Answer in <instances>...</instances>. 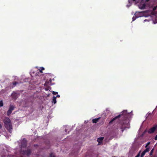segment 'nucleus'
Wrapping results in <instances>:
<instances>
[{
	"label": "nucleus",
	"mask_w": 157,
	"mask_h": 157,
	"mask_svg": "<svg viewBox=\"0 0 157 157\" xmlns=\"http://www.w3.org/2000/svg\"><path fill=\"white\" fill-rule=\"evenodd\" d=\"M56 97L55 96H53L52 98V102L54 104H55L56 103Z\"/></svg>",
	"instance_id": "obj_11"
},
{
	"label": "nucleus",
	"mask_w": 157,
	"mask_h": 157,
	"mask_svg": "<svg viewBox=\"0 0 157 157\" xmlns=\"http://www.w3.org/2000/svg\"><path fill=\"white\" fill-rule=\"evenodd\" d=\"M157 129V125H155L153 127L151 128L147 131L148 133L151 134L155 132V130Z\"/></svg>",
	"instance_id": "obj_4"
},
{
	"label": "nucleus",
	"mask_w": 157,
	"mask_h": 157,
	"mask_svg": "<svg viewBox=\"0 0 157 157\" xmlns=\"http://www.w3.org/2000/svg\"><path fill=\"white\" fill-rule=\"evenodd\" d=\"M147 20H144V21H146Z\"/></svg>",
	"instance_id": "obj_32"
},
{
	"label": "nucleus",
	"mask_w": 157,
	"mask_h": 157,
	"mask_svg": "<svg viewBox=\"0 0 157 157\" xmlns=\"http://www.w3.org/2000/svg\"><path fill=\"white\" fill-rule=\"evenodd\" d=\"M153 149H152L150 152V155H151L153 152Z\"/></svg>",
	"instance_id": "obj_23"
},
{
	"label": "nucleus",
	"mask_w": 157,
	"mask_h": 157,
	"mask_svg": "<svg viewBox=\"0 0 157 157\" xmlns=\"http://www.w3.org/2000/svg\"><path fill=\"white\" fill-rule=\"evenodd\" d=\"M149 148H147L144 151L146 153L147 152H148L149 151Z\"/></svg>",
	"instance_id": "obj_17"
},
{
	"label": "nucleus",
	"mask_w": 157,
	"mask_h": 157,
	"mask_svg": "<svg viewBox=\"0 0 157 157\" xmlns=\"http://www.w3.org/2000/svg\"><path fill=\"white\" fill-rule=\"evenodd\" d=\"M11 96L13 99L16 100L17 98V95L15 92H13L11 94Z\"/></svg>",
	"instance_id": "obj_6"
},
{
	"label": "nucleus",
	"mask_w": 157,
	"mask_h": 157,
	"mask_svg": "<svg viewBox=\"0 0 157 157\" xmlns=\"http://www.w3.org/2000/svg\"><path fill=\"white\" fill-rule=\"evenodd\" d=\"M156 9V7H154L153 8V10H155Z\"/></svg>",
	"instance_id": "obj_28"
},
{
	"label": "nucleus",
	"mask_w": 157,
	"mask_h": 157,
	"mask_svg": "<svg viewBox=\"0 0 157 157\" xmlns=\"http://www.w3.org/2000/svg\"><path fill=\"white\" fill-rule=\"evenodd\" d=\"M151 113H150L149 112H148L147 114V115H148V116L149 115H151Z\"/></svg>",
	"instance_id": "obj_25"
},
{
	"label": "nucleus",
	"mask_w": 157,
	"mask_h": 157,
	"mask_svg": "<svg viewBox=\"0 0 157 157\" xmlns=\"http://www.w3.org/2000/svg\"><path fill=\"white\" fill-rule=\"evenodd\" d=\"M100 117L95 118L92 120V122L93 123H96L97 122H98V121L100 119Z\"/></svg>",
	"instance_id": "obj_10"
},
{
	"label": "nucleus",
	"mask_w": 157,
	"mask_h": 157,
	"mask_svg": "<svg viewBox=\"0 0 157 157\" xmlns=\"http://www.w3.org/2000/svg\"><path fill=\"white\" fill-rule=\"evenodd\" d=\"M145 5L144 4H140L139 6V7L141 9H144L145 8Z\"/></svg>",
	"instance_id": "obj_8"
},
{
	"label": "nucleus",
	"mask_w": 157,
	"mask_h": 157,
	"mask_svg": "<svg viewBox=\"0 0 157 157\" xmlns=\"http://www.w3.org/2000/svg\"><path fill=\"white\" fill-rule=\"evenodd\" d=\"M128 118V113L127 110H124L121 114H120L113 118L109 122V124H112L115 120L118 119L122 121L127 120Z\"/></svg>",
	"instance_id": "obj_1"
},
{
	"label": "nucleus",
	"mask_w": 157,
	"mask_h": 157,
	"mask_svg": "<svg viewBox=\"0 0 157 157\" xmlns=\"http://www.w3.org/2000/svg\"><path fill=\"white\" fill-rule=\"evenodd\" d=\"M50 157H55V156L53 154L51 153L50 155Z\"/></svg>",
	"instance_id": "obj_19"
},
{
	"label": "nucleus",
	"mask_w": 157,
	"mask_h": 157,
	"mask_svg": "<svg viewBox=\"0 0 157 157\" xmlns=\"http://www.w3.org/2000/svg\"><path fill=\"white\" fill-rule=\"evenodd\" d=\"M140 151L138 153L137 155V156H136L135 157H139L140 155Z\"/></svg>",
	"instance_id": "obj_22"
},
{
	"label": "nucleus",
	"mask_w": 157,
	"mask_h": 157,
	"mask_svg": "<svg viewBox=\"0 0 157 157\" xmlns=\"http://www.w3.org/2000/svg\"><path fill=\"white\" fill-rule=\"evenodd\" d=\"M103 138L104 137H102L98 138L97 139V141L99 143H100L102 141V140L103 139Z\"/></svg>",
	"instance_id": "obj_12"
},
{
	"label": "nucleus",
	"mask_w": 157,
	"mask_h": 157,
	"mask_svg": "<svg viewBox=\"0 0 157 157\" xmlns=\"http://www.w3.org/2000/svg\"><path fill=\"white\" fill-rule=\"evenodd\" d=\"M52 94L54 95H55L56 94H58V92H55V91H53L52 92Z\"/></svg>",
	"instance_id": "obj_20"
},
{
	"label": "nucleus",
	"mask_w": 157,
	"mask_h": 157,
	"mask_svg": "<svg viewBox=\"0 0 157 157\" xmlns=\"http://www.w3.org/2000/svg\"><path fill=\"white\" fill-rule=\"evenodd\" d=\"M145 153L146 152L144 151H143L141 155V157H143Z\"/></svg>",
	"instance_id": "obj_15"
},
{
	"label": "nucleus",
	"mask_w": 157,
	"mask_h": 157,
	"mask_svg": "<svg viewBox=\"0 0 157 157\" xmlns=\"http://www.w3.org/2000/svg\"><path fill=\"white\" fill-rule=\"evenodd\" d=\"M3 122L6 128L11 133L12 131L13 127L10 120L8 117H6L3 120Z\"/></svg>",
	"instance_id": "obj_2"
},
{
	"label": "nucleus",
	"mask_w": 157,
	"mask_h": 157,
	"mask_svg": "<svg viewBox=\"0 0 157 157\" xmlns=\"http://www.w3.org/2000/svg\"><path fill=\"white\" fill-rule=\"evenodd\" d=\"M154 139L155 140H157V135L155 136Z\"/></svg>",
	"instance_id": "obj_26"
},
{
	"label": "nucleus",
	"mask_w": 157,
	"mask_h": 157,
	"mask_svg": "<svg viewBox=\"0 0 157 157\" xmlns=\"http://www.w3.org/2000/svg\"><path fill=\"white\" fill-rule=\"evenodd\" d=\"M34 147H37L38 146V145L37 144H35L34 145Z\"/></svg>",
	"instance_id": "obj_24"
},
{
	"label": "nucleus",
	"mask_w": 157,
	"mask_h": 157,
	"mask_svg": "<svg viewBox=\"0 0 157 157\" xmlns=\"http://www.w3.org/2000/svg\"><path fill=\"white\" fill-rule=\"evenodd\" d=\"M13 85L14 86H16V85L18 84V82H13Z\"/></svg>",
	"instance_id": "obj_18"
},
{
	"label": "nucleus",
	"mask_w": 157,
	"mask_h": 157,
	"mask_svg": "<svg viewBox=\"0 0 157 157\" xmlns=\"http://www.w3.org/2000/svg\"><path fill=\"white\" fill-rule=\"evenodd\" d=\"M149 0H146V1L147 2H148L149 1Z\"/></svg>",
	"instance_id": "obj_31"
},
{
	"label": "nucleus",
	"mask_w": 157,
	"mask_h": 157,
	"mask_svg": "<svg viewBox=\"0 0 157 157\" xmlns=\"http://www.w3.org/2000/svg\"><path fill=\"white\" fill-rule=\"evenodd\" d=\"M128 116H129L130 115H132V114L129 113H128Z\"/></svg>",
	"instance_id": "obj_29"
},
{
	"label": "nucleus",
	"mask_w": 157,
	"mask_h": 157,
	"mask_svg": "<svg viewBox=\"0 0 157 157\" xmlns=\"http://www.w3.org/2000/svg\"><path fill=\"white\" fill-rule=\"evenodd\" d=\"M150 144V142H148L146 144V145L145 146V147H147V146Z\"/></svg>",
	"instance_id": "obj_21"
},
{
	"label": "nucleus",
	"mask_w": 157,
	"mask_h": 157,
	"mask_svg": "<svg viewBox=\"0 0 157 157\" xmlns=\"http://www.w3.org/2000/svg\"><path fill=\"white\" fill-rule=\"evenodd\" d=\"M60 97V96L59 95H57L56 96V97L59 98V97Z\"/></svg>",
	"instance_id": "obj_27"
},
{
	"label": "nucleus",
	"mask_w": 157,
	"mask_h": 157,
	"mask_svg": "<svg viewBox=\"0 0 157 157\" xmlns=\"http://www.w3.org/2000/svg\"><path fill=\"white\" fill-rule=\"evenodd\" d=\"M3 105V103L2 101H0V107H2Z\"/></svg>",
	"instance_id": "obj_16"
},
{
	"label": "nucleus",
	"mask_w": 157,
	"mask_h": 157,
	"mask_svg": "<svg viewBox=\"0 0 157 157\" xmlns=\"http://www.w3.org/2000/svg\"><path fill=\"white\" fill-rule=\"evenodd\" d=\"M12 112V111L9 109L7 113V116H10L11 113Z\"/></svg>",
	"instance_id": "obj_14"
},
{
	"label": "nucleus",
	"mask_w": 157,
	"mask_h": 157,
	"mask_svg": "<svg viewBox=\"0 0 157 157\" xmlns=\"http://www.w3.org/2000/svg\"><path fill=\"white\" fill-rule=\"evenodd\" d=\"M14 108L15 107L14 106L10 104L9 109L12 111L14 110Z\"/></svg>",
	"instance_id": "obj_9"
},
{
	"label": "nucleus",
	"mask_w": 157,
	"mask_h": 157,
	"mask_svg": "<svg viewBox=\"0 0 157 157\" xmlns=\"http://www.w3.org/2000/svg\"><path fill=\"white\" fill-rule=\"evenodd\" d=\"M21 152L23 155H26L29 156L31 153V150L30 149H28L27 150H21Z\"/></svg>",
	"instance_id": "obj_3"
},
{
	"label": "nucleus",
	"mask_w": 157,
	"mask_h": 157,
	"mask_svg": "<svg viewBox=\"0 0 157 157\" xmlns=\"http://www.w3.org/2000/svg\"><path fill=\"white\" fill-rule=\"evenodd\" d=\"M65 131L66 132H67V130L66 129H65Z\"/></svg>",
	"instance_id": "obj_30"
},
{
	"label": "nucleus",
	"mask_w": 157,
	"mask_h": 157,
	"mask_svg": "<svg viewBox=\"0 0 157 157\" xmlns=\"http://www.w3.org/2000/svg\"><path fill=\"white\" fill-rule=\"evenodd\" d=\"M27 146V141L26 139L24 138L22 140L21 142V146L22 147L25 148Z\"/></svg>",
	"instance_id": "obj_5"
},
{
	"label": "nucleus",
	"mask_w": 157,
	"mask_h": 157,
	"mask_svg": "<svg viewBox=\"0 0 157 157\" xmlns=\"http://www.w3.org/2000/svg\"><path fill=\"white\" fill-rule=\"evenodd\" d=\"M39 70L40 73H42V71L44 70V68L43 67H41L39 68Z\"/></svg>",
	"instance_id": "obj_13"
},
{
	"label": "nucleus",
	"mask_w": 157,
	"mask_h": 157,
	"mask_svg": "<svg viewBox=\"0 0 157 157\" xmlns=\"http://www.w3.org/2000/svg\"><path fill=\"white\" fill-rule=\"evenodd\" d=\"M51 82H52V80L50 79H49V80H47L46 81V82H45V84L46 85H52Z\"/></svg>",
	"instance_id": "obj_7"
}]
</instances>
